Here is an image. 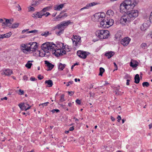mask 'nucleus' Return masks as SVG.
<instances>
[{
  "label": "nucleus",
  "instance_id": "nucleus-32",
  "mask_svg": "<svg viewBox=\"0 0 152 152\" xmlns=\"http://www.w3.org/2000/svg\"><path fill=\"white\" fill-rule=\"evenodd\" d=\"M65 66V64H63L61 63H60L58 66V69L62 70L64 68Z\"/></svg>",
  "mask_w": 152,
  "mask_h": 152
},
{
  "label": "nucleus",
  "instance_id": "nucleus-56",
  "mask_svg": "<svg viewBox=\"0 0 152 152\" xmlns=\"http://www.w3.org/2000/svg\"><path fill=\"white\" fill-rule=\"evenodd\" d=\"M28 79V77L26 75H24L23 77V79L24 80H27Z\"/></svg>",
  "mask_w": 152,
  "mask_h": 152
},
{
  "label": "nucleus",
  "instance_id": "nucleus-64",
  "mask_svg": "<svg viewBox=\"0 0 152 152\" xmlns=\"http://www.w3.org/2000/svg\"><path fill=\"white\" fill-rule=\"evenodd\" d=\"M7 97H5L3 98H1V100H3L4 99L7 100Z\"/></svg>",
  "mask_w": 152,
  "mask_h": 152
},
{
  "label": "nucleus",
  "instance_id": "nucleus-46",
  "mask_svg": "<svg viewBox=\"0 0 152 152\" xmlns=\"http://www.w3.org/2000/svg\"><path fill=\"white\" fill-rule=\"evenodd\" d=\"M28 11H34L35 10L34 8L31 6H30L28 7Z\"/></svg>",
  "mask_w": 152,
  "mask_h": 152
},
{
  "label": "nucleus",
  "instance_id": "nucleus-11",
  "mask_svg": "<svg viewBox=\"0 0 152 152\" xmlns=\"http://www.w3.org/2000/svg\"><path fill=\"white\" fill-rule=\"evenodd\" d=\"M89 53L88 52L81 50L77 51V55L79 57L83 59H85Z\"/></svg>",
  "mask_w": 152,
  "mask_h": 152
},
{
  "label": "nucleus",
  "instance_id": "nucleus-49",
  "mask_svg": "<svg viewBox=\"0 0 152 152\" xmlns=\"http://www.w3.org/2000/svg\"><path fill=\"white\" fill-rule=\"evenodd\" d=\"M124 78L126 79H131V77L130 75L127 74H126V75L124 76Z\"/></svg>",
  "mask_w": 152,
  "mask_h": 152
},
{
  "label": "nucleus",
  "instance_id": "nucleus-63",
  "mask_svg": "<svg viewBox=\"0 0 152 152\" xmlns=\"http://www.w3.org/2000/svg\"><path fill=\"white\" fill-rule=\"evenodd\" d=\"M5 38L4 34L0 35V38L3 39Z\"/></svg>",
  "mask_w": 152,
  "mask_h": 152
},
{
  "label": "nucleus",
  "instance_id": "nucleus-13",
  "mask_svg": "<svg viewBox=\"0 0 152 152\" xmlns=\"http://www.w3.org/2000/svg\"><path fill=\"white\" fill-rule=\"evenodd\" d=\"M37 43L35 42L32 43L31 42L29 43L28 45H30V46L28 47L29 50L28 52L31 51L34 52L35 51L37 48Z\"/></svg>",
  "mask_w": 152,
  "mask_h": 152
},
{
  "label": "nucleus",
  "instance_id": "nucleus-30",
  "mask_svg": "<svg viewBox=\"0 0 152 152\" xmlns=\"http://www.w3.org/2000/svg\"><path fill=\"white\" fill-rule=\"evenodd\" d=\"M40 1H33L31 4V5L32 6L35 7L40 4Z\"/></svg>",
  "mask_w": 152,
  "mask_h": 152
},
{
  "label": "nucleus",
  "instance_id": "nucleus-29",
  "mask_svg": "<svg viewBox=\"0 0 152 152\" xmlns=\"http://www.w3.org/2000/svg\"><path fill=\"white\" fill-rule=\"evenodd\" d=\"M140 81V78L139 75L138 74H136L134 77V83H138Z\"/></svg>",
  "mask_w": 152,
  "mask_h": 152
},
{
  "label": "nucleus",
  "instance_id": "nucleus-60",
  "mask_svg": "<svg viewBox=\"0 0 152 152\" xmlns=\"http://www.w3.org/2000/svg\"><path fill=\"white\" fill-rule=\"evenodd\" d=\"M28 29H26L23 30H22V33L23 34V33H25V32H26V31H28Z\"/></svg>",
  "mask_w": 152,
  "mask_h": 152
},
{
  "label": "nucleus",
  "instance_id": "nucleus-38",
  "mask_svg": "<svg viewBox=\"0 0 152 152\" xmlns=\"http://www.w3.org/2000/svg\"><path fill=\"white\" fill-rule=\"evenodd\" d=\"M60 16L59 15L57 16L55 18H54L53 20L55 21H59L60 20Z\"/></svg>",
  "mask_w": 152,
  "mask_h": 152
},
{
  "label": "nucleus",
  "instance_id": "nucleus-45",
  "mask_svg": "<svg viewBox=\"0 0 152 152\" xmlns=\"http://www.w3.org/2000/svg\"><path fill=\"white\" fill-rule=\"evenodd\" d=\"M65 100L64 99V95L63 94L61 96L60 101L61 102H63Z\"/></svg>",
  "mask_w": 152,
  "mask_h": 152
},
{
  "label": "nucleus",
  "instance_id": "nucleus-25",
  "mask_svg": "<svg viewBox=\"0 0 152 152\" xmlns=\"http://www.w3.org/2000/svg\"><path fill=\"white\" fill-rule=\"evenodd\" d=\"M4 74L7 76L10 75L13 73L12 70L10 69H6L4 71Z\"/></svg>",
  "mask_w": 152,
  "mask_h": 152
},
{
  "label": "nucleus",
  "instance_id": "nucleus-62",
  "mask_svg": "<svg viewBox=\"0 0 152 152\" xmlns=\"http://www.w3.org/2000/svg\"><path fill=\"white\" fill-rule=\"evenodd\" d=\"M74 129V126H72L69 128V131H72Z\"/></svg>",
  "mask_w": 152,
  "mask_h": 152
},
{
  "label": "nucleus",
  "instance_id": "nucleus-36",
  "mask_svg": "<svg viewBox=\"0 0 152 152\" xmlns=\"http://www.w3.org/2000/svg\"><path fill=\"white\" fill-rule=\"evenodd\" d=\"M51 8V7H45L42 10V11L43 12H45L47 11H49L50 9Z\"/></svg>",
  "mask_w": 152,
  "mask_h": 152
},
{
  "label": "nucleus",
  "instance_id": "nucleus-40",
  "mask_svg": "<svg viewBox=\"0 0 152 152\" xmlns=\"http://www.w3.org/2000/svg\"><path fill=\"white\" fill-rule=\"evenodd\" d=\"M147 46V44L145 43H142L140 45V47L143 49H145Z\"/></svg>",
  "mask_w": 152,
  "mask_h": 152
},
{
  "label": "nucleus",
  "instance_id": "nucleus-5",
  "mask_svg": "<svg viewBox=\"0 0 152 152\" xmlns=\"http://www.w3.org/2000/svg\"><path fill=\"white\" fill-rule=\"evenodd\" d=\"M72 40L73 42V48L75 49H76L81 44V37L77 35H73L72 38Z\"/></svg>",
  "mask_w": 152,
  "mask_h": 152
},
{
  "label": "nucleus",
  "instance_id": "nucleus-42",
  "mask_svg": "<svg viewBox=\"0 0 152 152\" xmlns=\"http://www.w3.org/2000/svg\"><path fill=\"white\" fill-rule=\"evenodd\" d=\"M142 85L143 87H148L149 86V84L148 82H144L142 83Z\"/></svg>",
  "mask_w": 152,
  "mask_h": 152
},
{
  "label": "nucleus",
  "instance_id": "nucleus-22",
  "mask_svg": "<svg viewBox=\"0 0 152 152\" xmlns=\"http://www.w3.org/2000/svg\"><path fill=\"white\" fill-rule=\"evenodd\" d=\"M45 64H46L47 66L48 67V70H51L54 67V65L50 63L48 61H45Z\"/></svg>",
  "mask_w": 152,
  "mask_h": 152
},
{
  "label": "nucleus",
  "instance_id": "nucleus-28",
  "mask_svg": "<svg viewBox=\"0 0 152 152\" xmlns=\"http://www.w3.org/2000/svg\"><path fill=\"white\" fill-rule=\"evenodd\" d=\"M147 23L143 24L140 27L141 30L142 31H145L147 28Z\"/></svg>",
  "mask_w": 152,
  "mask_h": 152
},
{
  "label": "nucleus",
  "instance_id": "nucleus-2",
  "mask_svg": "<svg viewBox=\"0 0 152 152\" xmlns=\"http://www.w3.org/2000/svg\"><path fill=\"white\" fill-rule=\"evenodd\" d=\"M55 45L52 42H46L42 44L41 47L42 50L39 52L40 56H50V51L55 48Z\"/></svg>",
  "mask_w": 152,
  "mask_h": 152
},
{
  "label": "nucleus",
  "instance_id": "nucleus-19",
  "mask_svg": "<svg viewBox=\"0 0 152 152\" xmlns=\"http://www.w3.org/2000/svg\"><path fill=\"white\" fill-rule=\"evenodd\" d=\"M115 54V53L113 51H110L106 52L105 54V56L107 58H110Z\"/></svg>",
  "mask_w": 152,
  "mask_h": 152
},
{
  "label": "nucleus",
  "instance_id": "nucleus-31",
  "mask_svg": "<svg viewBox=\"0 0 152 152\" xmlns=\"http://www.w3.org/2000/svg\"><path fill=\"white\" fill-rule=\"evenodd\" d=\"M51 33H50L48 31H45L44 32H42L41 35L42 36H45V37H47L48 36L50 35Z\"/></svg>",
  "mask_w": 152,
  "mask_h": 152
},
{
  "label": "nucleus",
  "instance_id": "nucleus-23",
  "mask_svg": "<svg viewBox=\"0 0 152 152\" xmlns=\"http://www.w3.org/2000/svg\"><path fill=\"white\" fill-rule=\"evenodd\" d=\"M96 4L95 3L93 2L91 3L87 4L86 6L81 8L80 9V11H82L84 9H88L89 7L95 5Z\"/></svg>",
  "mask_w": 152,
  "mask_h": 152
},
{
  "label": "nucleus",
  "instance_id": "nucleus-24",
  "mask_svg": "<svg viewBox=\"0 0 152 152\" xmlns=\"http://www.w3.org/2000/svg\"><path fill=\"white\" fill-rule=\"evenodd\" d=\"M119 87H115L114 88V92H115L116 95H121L123 93V92H121V91H119Z\"/></svg>",
  "mask_w": 152,
  "mask_h": 152
},
{
  "label": "nucleus",
  "instance_id": "nucleus-48",
  "mask_svg": "<svg viewBox=\"0 0 152 152\" xmlns=\"http://www.w3.org/2000/svg\"><path fill=\"white\" fill-rule=\"evenodd\" d=\"M38 31L37 30H32V31H29L28 32V33H36V32H37Z\"/></svg>",
  "mask_w": 152,
  "mask_h": 152
},
{
  "label": "nucleus",
  "instance_id": "nucleus-39",
  "mask_svg": "<svg viewBox=\"0 0 152 152\" xmlns=\"http://www.w3.org/2000/svg\"><path fill=\"white\" fill-rule=\"evenodd\" d=\"M58 32H56V34L60 36L61 34H63L64 32V29H61Z\"/></svg>",
  "mask_w": 152,
  "mask_h": 152
},
{
  "label": "nucleus",
  "instance_id": "nucleus-33",
  "mask_svg": "<svg viewBox=\"0 0 152 152\" xmlns=\"http://www.w3.org/2000/svg\"><path fill=\"white\" fill-rule=\"evenodd\" d=\"M19 25V23H15L12 25V26L11 27H10V28H15L18 27Z\"/></svg>",
  "mask_w": 152,
  "mask_h": 152
},
{
  "label": "nucleus",
  "instance_id": "nucleus-17",
  "mask_svg": "<svg viewBox=\"0 0 152 152\" xmlns=\"http://www.w3.org/2000/svg\"><path fill=\"white\" fill-rule=\"evenodd\" d=\"M114 13L113 10H109L107 11L106 12L107 17V16H109L110 18H112L114 15Z\"/></svg>",
  "mask_w": 152,
  "mask_h": 152
},
{
  "label": "nucleus",
  "instance_id": "nucleus-41",
  "mask_svg": "<svg viewBox=\"0 0 152 152\" xmlns=\"http://www.w3.org/2000/svg\"><path fill=\"white\" fill-rule=\"evenodd\" d=\"M130 66L133 68H135L137 66V64L136 63H134L132 62H131L130 63Z\"/></svg>",
  "mask_w": 152,
  "mask_h": 152
},
{
  "label": "nucleus",
  "instance_id": "nucleus-10",
  "mask_svg": "<svg viewBox=\"0 0 152 152\" xmlns=\"http://www.w3.org/2000/svg\"><path fill=\"white\" fill-rule=\"evenodd\" d=\"M130 21L127 15H123L120 20V23L123 25H125L127 22Z\"/></svg>",
  "mask_w": 152,
  "mask_h": 152
},
{
  "label": "nucleus",
  "instance_id": "nucleus-34",
  "mask_svg": "<svg viewBox=\"0 0 152 152\" xmlns=\"http://www.w3.org/2000/svg\"><path fill=\"white\" fill-rule=\"evenodd\" d=\"M30 62V61H28L25 65V66L28 69H30L32 65V64Z\"/></svg>",
  "mask_w": 152,
  "mask_h": 152
},
{
  "label": "nucleus",
  "instance_id": "nucleus-47",
  "mask_svg": "<svg viewBox=\"0 0 152 152\" xmlns=\"http://www.w3.org/2000/svg\"><path fill=\"white\" fill-rule=\"evenodd\" d=\"M16 8H18V11H20L22 9L20 6V5L18 4L15 7Z\"/></svg>",
  "mask_w": 152,
  "mask_h": 152
},
{
  "label": "nucleus",
  "instance_id": "nucleus-59",
  "mask_svg": "<svg viewBox=\"0 0 152 152\" xmlns=\"http://www.w3.org/2000/svg\"><path fill=\"white\" fill-rule=\"evenodd\" d=\"M117 118L118 119L117 121L118 122H120V121L121 119V117L120 116L118 115V117H117Z\"/></svg>",
  "mask_w": 152,
  "mask_h": 152
},
{
  "label": "nucleus",
  "instance_id": "nucleus-43",
  "mask_svg": "<svg viewBox=\"0 0 152 152\" xmlns=\"http://www.w3.org/2000/svg\"><path fill=\"white\" fill-rule=\"evenodd\" d=\"M49 104V102H45L44 103H43L42 104H39V106H40L41 105H42L43 106V107H44V106H46L48 105V104Z\"/></svg>",
  "mask_w": 152,
  "mask_h": 152
},
{
  "label": "nucleus",
  "instance_id": "nucleus-16",
  "mask_svg": "<svg viewBox=\"0 0 152 152\" xmlns=\"http://www.w3.org/2000/svg\"><path fill=\"white\" fill-rule=\"evenodd\" d=\"M20 49L24 53H26L28 52V47H27L25 44H22L20 45Z\"/></svg>",
  "mask_w": 152,
  "mask_h": 152
},
{
  "label": "nucleus",
  "instance_id": "nucleus-58",
  "mask_svg": "<svg viewBox=\"0 0 152 152\" xmlns=\"http://www.w3.org/2000/svg\"><path fill=\"white\" fill-rule=\"evenodd\" d=\"M68 93L69 94L70 96H72L74 94V93L72 91H68Z\"/></svg>",
  "mask_w": 152,
  "mask_h": 152
},
{
  "label": "nucleus",
  "instance_id": "nucleus-61",
  "mask_svg": "<svg viewBox=\"0 0 152 152\" xmlns=\"http://www.w3.org/2000/svg\"><path fill=\"white\" fill-rule=\"evenodd\" d=\"M130 81V79H127L126 80V85L128 86L129 84V82Z\"/></svg>",
  "mask_w": 152,
  "mask_h": 152
},
{
  "label": "nucleus",
  "instance_id": "nucleus-15",
  "mask_svg": "<svg viewBox=\"0 0 152 152\" xmlns=\"http://www.w3.org/2000/svg\"><path fill=\"white\" fill-rule=\"evenodd\" d=\"M5 20V22H3L2 23V26H4L5 25H6L8 26H10V25L12 24V23L13 22V19H7L5 18H4Z\"/></svg>",
  "mask_w": 152,
  "mask_h": 152
},
{
  "label": "nucleus",
  "instance_id": "nucleus-8",
  "mask_svg": "<svg viewBox=\"0 0 152 152\" xmlns=\"http://www.w3.org/2000/svg\"><path fill=\"white\" fill-rule=\"evenodd\" d=\"M56 46L55 45V48L52 49L50 51V52H52L53 54H54L57 57H58L62 55V53L64 54L66 53L65 51H62V50L59 48H56Z\"/></svg>",
  "mask_w": 152,
  "mask_h": 152
},
{
  "label": "nucleus",
  "instance_id": "nucleus-57",
  "mask_svg": "<svg viewBox=\"0 0 152 152\" xmlns=\"http://www.w3.org/2000/svg\"><path fill=\"white\" fill-rule=\"evenodd\" d=\"M35 80V78L34 77H31L30 78V80L32 81H34Z\"/></svg>",
  "mask_w": 152,
  "mask_h": 152
},
{
  "label": "nucleus",
  "instance_id": "nucleus-18",
  "mask_svg": "<svg viewBox=\"0 0 152 152\" xmlns=\"http://www.w3.org/2000/svg\"><path fill=\"white\" fill-rule=\"evenodd\" d=\"M43 16V15L41 14L40 13L38 12H36L33 14L32 15V17L34 18H41Z\"/></svg>",
  "mask_w": 152,
  "mask_h": 152
},
{
  "label": "nucleus",
  "instance_id": "nucleus-44",
  "mask_svg": "<svg viewBox=\"0 0 152 152\" xmlns=\"http://www.w3.org/2000/svg\"><path fill=\"white\" fill-rule=\"evenodd\" d=\"M24 91L23 90H22L21 89H20L19 90L18 92V94L20 95H22L24 94Z\"/></svg>",
  "mask_w": 152,
  "mask_h": 152
},
{
  "label": "nucleus",
  "instance_id": "nucleus-37",
  "mask_svg": "<svg viewBox=\"0 0 152 152\" xmlns=\"http://www.w3.org/2000/svg\"><path fill=\"white\" fill-rule=\"evenodd\" d=\"M12 34L11 32L10 31L8 33L4 34L5 38H9L12 35Z\"/></svg>",
  "mask_w": 152,
  "mask_h": 152
},
{
  "label": "nucleus",
  "instance_id": "nucleus-21",
  "mask_svg": "<svg viewBox=\"0 0 152 152\" xmlns=\"http://www.w3.org/2000/svg\"><path fill=\"white\" fill-rule=\"evenodd\" d=\"M64 6V4H61L59 5H55L54 7V9L56 10L59 11L62 9Z\"/></svg>",
  "mask_w": 152,
  "mask_h": 152
},
{
  "label": "nucleus",
  "instance_id": "nucleus-1",
  "mask_svg": "<svg viewBox=\"0 0 152 152\" xmlns=\"http://www.w3.org/2000/svg\"><path fill=\"white\" fill-rule=\"evenodd\" d=\"M138 3L137 0H124L120 4L119 9L121 12H126L133 10Z\"/></svg>",
  "mask_w": 152,
  "mask_h": 152
},
{
  "label": "nucleus",
  "instance_id": "nucleus-26",
  "mask_svg": "<svg viewBox=\"0 0 152 152\" xmlns=\"http://www.w3.org/2000/svg\"><path fill=\"white\" fill-rule=\"evenodd\" d=\"M45 83L47 84V86L49 87H52L53 84V81L50 80H46Z\"/></svg>",
  "mask_w": 152,
  "mask_h": 152
},
{
  "label": "nucleus",
  "instance_id": "nucleus-50",
  "mask_svg": "<svg viewBox=\"0 0 152 152\" xmlns=\"http://www.w3.org/2000/svg\"><path fill=\"white\" fill-rule=\"evenodd\" d=\"M53 113H54L55 112L58 113L59 112V110L58 109H53L51 111Z\"/></svg>",
  "mask_w": 152,
  "mask_h": 152
},
{
  "label": "nucleus",
  "instance_id": "nucleus-27",
  "mask_svg": "<svg viewBox=\"0 0 152 152\" xmlns=\"http://www.w3.org/2000/svg\"><path fill=\"white\" fill-rule=\"evenodd\" d=\"M65 11H62L60 13V14H59V15L60 16V18H64L67 16V13H63L65 12Z\"/></svg>",
  "mask_w": 152,
  "mask_h": 152
},
{
  "label": "nucleus",
  "instance_id": "nucleus-7",
  "mask_svg": "<svg viewBox=\"0 0 152 152\" xmlns=\"http://www.w3.org/2000/svg\"><path fill=\"white\" fill-rule=\"evenodd\" d=\"M70 20H66L63 21L58 24L56 26V27L59 30L64 29L68 26L71 23Z\"/></svg>",
  "mask_w": 152,
  "mask_h": 152
},
{
  "label": "nucleus",
  "instance_id": "nucleus-51",
  "mask_svg": "<svg viewBox=\"0 0 152 152\" xmlns=\"http://www.w3.org/2000/svg\"><path fill=\"white\" fill-rule=\"evenodd\" d=\"M37 77L38 79H39V80H41L42 79L44 78L43 76H41L40 75H38Z\"/></svg>",
  "mask_w": 152,
  "mask_h": 152
},
{
  "label": "nucleus",
  "instance_id": "nucleus-3",
  "mask_svg": "<svg viewBox=\"0 0 152 152\" xmlns=\"http://www.w3.org/2000/svg\"><path fill=\"white\" fill-rule=\"evenodd\" d=\"M95 34L97 37L100 39H107L110 35L109 31L103 29L96 30L95 32Z\"/></svg>",
  "mask_w": 152,
  "mask_h": 152
},
{
  "label": "nucleus",
  "instance_id": "nucleus-53",
  "mask_svg": "<svg viewBox=\"0 0 152 152\" xmlns=\"http://www.w3.org/2000/svg\"><path fill=\"white\" fill-rule=\"evenodd\" d=\"M76 102L77 104H80L81 103L80 100L78 99H77L76 100Z\"/></svg>",
  "mask_w": 152,
  "mask_h": 152
},
{
  "label": "nucleus",
  "instance_id": "nucleus-20",
  "mask_svg": "<svg viewBox=\"0 0 152 152\" xmlns=\"http://www.w3.org/2000/svg\"><path fill=\"white\" fill-rule=\"evenodd\" d=\"M122 33L120 31H118L115 35V38L117 40L120 41L121 39V36H122Z\"/></svg>",
  "mask_w": 152,
  "mask_h": 152
},
{
  "label": "nucleus",
  "instance_id": "nucleus-6",
  "mask_svg": "<svg viewBox=\"0 0 152 152\" xmlns=\"http://www.w3.org/2000/svg\"><path fill=\"white\" fill-rule=\"evenodd\" d=\"M139 11L137 10H132L129 11L127 14L130 21H133L138 15Z\"/></svg>",
  "mask_w": 152,
  "mask_h": 152
},
{
  "label": "nucleus",
  "instance_id": "nucleus-4",
  "mask_svg": "<svg viewBox=\"0 0 152 152\" xmlns=\"http://www.w3.org/2000/svg\"><path fill=\"white\" fill-rule=\"evenodd\" d=\"M114 23V21L113 19L106 17L100 22V26L103 28H107L113 25Z\"/></svg>",
  "mask_w": 152,
  "mask_h": 152
},
{
  "label": "nucleus",
  "instance_id": "nucleus-14",
  "mask_svg": "<svg viewBox=\"0 0 152 152\" xmlns=\"http://www.w3.org/2000/svg\"><path fill=\"white\" fill-rule=\"evenodd\" d=\"M131 39L129 37H127L123 39L121 41V44L124 46H127L129 44Z\"/></svg>",
  "mask_w": 152,
  "mask_h": 152
},
{
  "label": "nucleus",
  "instance_id": "nucleus-35",
  "mask_svg": "<svg viewBox=\"0 0 152 152\" xmlns=\"http://www.w3.org/2000/svg\"><path fill=\"white\" fill-rule=\"evenodd\" d=\"M105 70L104 69L102 68V67H100L99 68V75L102 76V74L104 72Z\"/></svg>",
  "mask_w": 152,
  "mask_h": 152
},
{
  "label": "nucleus",
  "instance_id": "nucleus-9",
  "mask_svg": "<svg viewBox=\"0 0 152 152\" xmlns=\"http://www.w3.org/2000/svg\"><path fill=\"white\" fill-rule=\"evenodd\" d=\"M95 18V20L96 21L100 22L103 20L105 17V14L104 12L98 13L94 15Z\"/></svg>",
  "mask_w": 152,
  "mask_h": 152
},
{
  "label": "nucleus",
  "instance_id": "nucleus-54",
  "mask_svg": "<svg viewBox=\"0 0 152 152\" xmlns=\"http://www.w3.org/2000/svg\"><path fill=\"white\" fill-rule=\"evenodd\" d=\"M73 83V82L72 81H69L68 83L66 85L67 86H69L70 85L72 84Z\"/></svg>",
  "mask_w": 152,
  "mask_h": 152
},
{
  "label": "nucleus",
  "instance_id": "nucleus-12",
  "mask_svg": "<svg viewBox=\"0 0 152 152\" xmlns=\"http://www.w3.org/2000/svg\"><path fill=\"white\" fill-rule=\"evenodd\" d=\"M18 106L22 110L26 111L29 109L31 107V106L26 103H20L18 104Z\"/></svg>",
  "mask_w": 152,
  "mask_h": 152
},
{
  "label": "nucleus",
  "instance_id": "nucleus-55",
  "mask_svg": "<svg viewBox=\"0 0 152 152\" xmlns=\"http://www.w3.org/2000/svg\"><path fill=\"white\" fill-rule=\"evenodd\" d=\"M149 19L150 22L152 23V12L151 13V15L149 17Z\"/></svg>",
  "mask_w": 152,
  "mask_h": 152
},
{
  "label": "nucleus",
  "instance_id": "nucleus-52",
  "mask_svg": "<svg viewBox=\"0 0 152 152\" xmlns=\"http://www.w3.org/2000/svg\"><path fill=\"white\" fill-rule=\"evenodd\" d=\"M50 15V13L49 12H46L45 13H44L42 14L43 15H45L46 17H47Z\"/></svg>",
  "mask_w": 152,
  "mask_h": 152
}]
</instances>
